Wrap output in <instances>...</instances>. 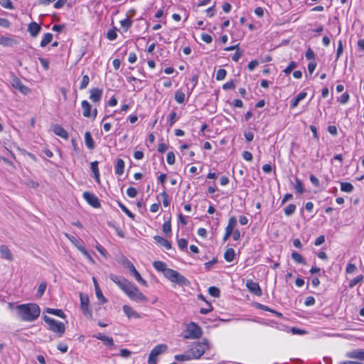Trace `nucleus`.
I'll list each match as a JSON object with an SVG mask.
<instances>
[{
  "mask_svg": "<svg viewBox=\"0 0 364 364\" xmlns=\"http://www.w3.org/2000/svg\"><path fill=\"white\" fill-rule=\"evenodd\" d=\"M81 106H82V115L85 117H92V114H91L92 106L88 102V101H87V100L82 101Z\"/></svg>",
  "mask_w": 364,
  "mask_h": 364,
  "instance_id": "412c9836",
  "label": "nucleus"
},
{
  "mask_svg": "<svg viewBox=\"0 0 364 364\" xmlns=\"http://www.w3.org/2000/svg\"><path fill=\"white\" fill-rule=\"evenodd\" d=\"M235 250L233 248H228L225 252V254H224V258L228 262H231L233 261L234 258H235Z\"/></svg>",
  "mask_w": 364,
  "mask_h": 364,
  "instance_id": "2f4dec72",
  "label": "nucleus"
},
{
  "mask_svg": "<svg viewBox=\"0 0 364 364\" xmlns=\"http://www.w3.org/2000/svg\"><path fill=\"white\" fill-rule=\"evenodd\" d=\"M18 44V41L12 38H9L6 36L0 37V45L8 47H13Z\"/></svg>",
  "mask_w": 364,
  "mask_h": 364,
  "instance_id": "6ab92c4d",
  "label": "nucleus"
},
{
  "mask_svg": "<svg viewBox=\"0 0 364 364\" xmlns=\"http://www.w3.org/2000/svg\"><path fill=\"white\" fill-rule=\"evenodd\" d=\"M235 87L233 80L228 81L223 85V89L225 90H232Z\"/></svg>",
  "mask_w": 364,
  "mask_h": 364,
  "instance_id": "4d7b16f0",
  "label": "nucleus"
},
{
  "mask_svg": "<svg viewBox=\"0 0 364 364\" xmlns=\"http://www.w3.org/2000/svg\"><path fill=\"white\" fill-rule=\"evenodd\" d=\"M122 309L125 315L128 317V318H139L141 317L140 315L136 311H134L131 306L128 305H124Z\"/></svg>",
  "mask_w": 364,
  "mask_h": 364,
  "instance_id": "a211bd4d",
  "label": "nucleus"
},
{
  "mask_svg": "<svg viewBox=\"0 0 364 364\" xmlns=\"http://www.w3.org/2000/svg\"><path fill=\"white\" fill-rule=\"evenodd\" d=\"M357 270V267L355 264L349 263L346 267V272L347 274H353Z\"/></svg>",
  "mask_w": 364,
  "mask_h": 364,
  "instance_id": "bf43d9fd",
  "label": "nucleus"
},
{
  "mask_svg": "<svg viewBox=\"0 0 364 364\" xmlns=\"http://www.w3.org/2000/svg\"><path fill=\"white\" fill-rule=\"evenodd\" d=\"M174 99L178 103L182 104L185 102V94L181 90H177L175 92Z\"/></svg>",
  "mask_w": 364,
  "mask_h": 364,
  "instance_id": "f704fd0d",
  "label": "nucleus"
},
{
  "mask_svg": "<svg viewBox=\"0 0 364 364\" xmlns=\"http://www.w3.org/2000/svg\"><path fill=\"white\" fill-rule=\"evenodd\" d=\"M41 31V26L36 22H31L28 24V31L32 37H36Z\"/></svg>",
  "mask_w": 364,
  "mask_h": 364,
  "instance_id": "2eb2a0df",
  "label": "nucleus"
},
{
  "mask_svg": "<svg viewBox=\"0 0 364 364\" xmlns=\"http://www.w3.org/2000/svg\"><path fill=\"white\" fill-rule=\"evenodd\" d=\"M154 239L156 243L164 247L166 250H170L171 248V243L168 240L164 238L163 237L159 235H155L154 237Z\"/></svg>",
  "mask_w": 364,
  "mask_h": 364,
  "instance_id": "4be33fe9",
  "label": "nucleus"
},
{
  "mask_svg": "<svg viewBox=\"0 0 364 364\" xmlns=\"http://www.w3.org/2000/svg\"><path fill=\"white\" fill-rule=\"evenodd\" d=\"M85 143L86 146L89 149H93L95 148V142L89 132L85 133Z\"/></svg>",
  "mask_w": 364,
  "mask_h": 364,
  "instance_id": "a878e982",
  "label": "nucleus"
},
{
  "mask_svg": "<svg viewBox=\"0 0 364 364\" xmlns=\"http://www.w3.org/2000/svg\"><path fill=\"white\" fill-rule=\"evenodd\" d=\"M166 278L180 286H188L190 284L189 281L183 275L172 269L167 271Z\"/></svg>",
  "mask_w": 364,
  "mask_h": 364,
  "instance_id": "423d86ee",
  "label": "nucleus"
},
{
  "mask_svg": "<svg viewBox=\"0 0 364 364\" xmlns=\"http://www.w3.org/2000/svg\"><path fill=\"white\" fill-rule=\"evenodd\" d=\"M93 282H94L95 288V293H96V296H97V299L99 300H100L102 303L107 302V299L103 296V294H102V291L100 289V287H99V285L97 284V280L95 278H93Z\"/></svg>",
  "mask_w": 364,
  "mask_h": 364,
  "instance_id": "bb28decb",
  "label": "nucleus"
},
{
  "mask_svg": "<svg viewBox=\"0 0 364 364\" xmlns=\"http://www.w3.org/2000/svg\"><path fill=\"white\" fill-rule=\"evenodd\" d=\"M124 170V161L122 159H117L115 166V173L117 175H122Z\"/></svg>",
  "mask_w": 364,
  "mask_h": 364,
  "instance_id": "393cba45",
  "label": "nucleus"
},
{
  "mask_svg": "<svg viewBox=\"0 0 364 364\" xmlns=\"http://www.w3.org/2000/svg\"><path fill=\"white\" fill-rule=\"evenodd\" d=\"M346 357L352 359L364 360V350L360 348L352 350L346 353Z\"/></svg>",
  "mask_w": 364,
  "mask_h": 364,
  "instance_id": "f8f14e48",
  "label": "nucleus"
},
{
  "mask_svg": "<svg viewBox=\"0 0 364 364\" xmlns=\"http://www.w3.org/2000/svg\"><path fill=\"white\" fill-rule=\"evenodd\" d=\"M193 358L191 355L190 352L188 350L184 354H179L175 355V360L179 362H183L187 360H193Z\"/></svg>",
  "mask_w": 364,
  "mask_h": 364,
  "instance_id": "c85d7f7f",
  "label": "nucleus"
},
{
  "mask_svg": "<svg viewBox=\"0 0 364 364\" xmlns=\"http://www.w3.org/2000/svg\"><path fill=\"white\" fill-rule=\"evenodd\" d=\"M163 231L166 234H170L171 232V217H169L168 220L164 223Z\"/></svg>",
  "mask_w": 364,
  "mask_h": 364,
  "instance_id": "37998d69",
  "label": "nucleus"
},
{
  "mask_svg": "<svg viewBox=\"0 0 364 364\" xmlns=\"http://www.w3.org/2000/svg\"><path fill=\"white\" fill-rule=\"evenodd\" d=\"M309 179H310V181L311 182V183L314 186H316V187L319 186V185H320L319 180L314 175H311L309 177Z\"/></svg>",
  "mask_w": 364,
  "mask_h": 364,
  "instance_id": "774afa93",
  "label": "nucleus"
},
{
  "mask_svg": "<svg viewBox=\"0 0 364 364\" xmlns=\"http://www.w3.org/2000/svg\"><path fill=\"white\" fill-rule=\"evenodd\" d=\"M102 341L106 346L112 347L114 346V341L112 337L105 336L104 338L103 341Z\"/></svg>",
  "mask_w": 364,
  "mask_h": 364,
  "instance_id": "864d4df0",
  "label": "nucleus"
},
{
  "mask_svg": "<svg viewBox=\"0 0 364 364\" xmlns=\"http://www.w3.org/2000/svg\"><path fill=\"white\" fill-rule=\"evenodd\" d=\"M38 60L40 61L41 64L42 65L43 68L47 70L49 68V61L43 58H38Z\"/></svg>",
  "mask_w": 364,
  "mask_h": 364,
  "instance_id": "e2e57ef3",
  "label": "nucleus"
},
{
  "mask_svg": "<svg viewBox=\"0 0 364 364\" xmlns=\"http://www.w3.org/2000/svg\"><path fill=\"white\" fill-rule=\"evenodd\" d=\"M237 225V220L235 216H232L229 218L228 223L225 228V231L232 233Z\"/></svg>",
  "mask_w": 364,
  "mask_h": 364,
  "instance_id": "cd10ccee",
  "label": "nucleus"
},
{
  "mask_svg": "<svg viewBox=\"0 0 364 364\" xmlns=\"http://www.w3.org/2000/svg\"><path fill=\"white\" fill-rule=\"evenodd\" d=\"M102 96V90L99 88H92L90 90V99L92 102H100Z\"/></svg>",
  "mask_w": 364,
  "mask_h": 364,
  "instance_id": "ddd939ff",
  "label": "nucleus"
},
{
  "mask_svg": "<svg viewBox=\"0 0 364 364\" xmlns=\"http://www.w3.org/2000/svg\"><path fill=\"white\" fill-rule=\"evenodd\" d=\"M0 253L1 257L3 259H7L9 261H12L14 259L13 255L6 245H3L0 246Z\"/></svg>",
  "mask_w": 364,
  "mask_h": 364,
  "instance_id": "dca6fc26",
  "label": "nucleus"
},
{
  "mask_svg": "<svg viewBox=\"0 0 364 364\" xmlns=\"http://www.w3.org/2000/svg\"><path fill=\"white\" fill-rule=\"evenodd\" d=\"M52 130L55 134L62 137L63 139H67L68 138V134L67 131L58 124H55L52 127Z\"/></svg>",
  "mask_w": 364,
  "mask_h": 364,
  "instance_id": "f3484780",
  "label": "nucleus"
},
{
  "mask_svg": "<svg viewBox=\"0 0 364 364\" xmlns=\"http://www.w3.org/2000/svg\"><path fill=\"white\" fill-rule=\"evenodd\" d=\"M166 161L170 165H172L175 163V154L173 151L168 152L166 156Z\"/></svg>",
  "mask_w": 364,
  "mask_h": 364,
  "instance_id": "603ef678",
  "label": "nucleus"
},
{
  "mask_svg": "<svg viewBox=\"0 0 364 364\" xmlns=\"http://www.w3.org/2000/svg\"><path fill=\"white\" fill-rule=\"evenodd\" d=\"M18 317L23 321L33 322L40 316L41 309L36 304H23L16 306Z\"/></svg>",
  "mask_w": 364,
  "mask_h": 364,
  "instance_id": "f03ea898",
  "label": "nucleus"
},
{
  "mask_svg": "<svg viewBox=\"0 0 364 364\" xmlns=\"http://www.w3.org/2000/svg\"><path fill=\"white\" fill-rule=\"evenodd\" d=\"M10 83L13 87L16 88L23 94H27L30 92V89L25 86L20 79L14 75H11Z\"/></svg>",
  "mask_w": 364,
  "mask_h": 364,
  "instance_id": "1a4fd4ad",
  "label": "nucleus"
},
{
  "mask_svg": "<svg viewBox=\"0 0 364 364\" xmlns=\"http://www.w3.org/2000/svg\"><path fill=\"white\" fill-rule=\"evenodd\" d=\"M305 57L307 60L314 59L315 54L314 50L309 48L305 53Z\"/></svg>",
  "mask_w": 364,
  "mask_h": 364,
  "instance_id": "0e129e2a",
  "label": "nucleus"
},
{
  "mask_svg": "<svg viewBox=\"0 0 364 364\" xmlns=\"http://www.w3.org/2000/svg\"><path fill=\"white\" fill-rule=\"evenodd\" d=\"M209 348L208 341L203 339L201 342H196L191 345L188 351L193 359H198Z\"/></svg>",
  "mask_w": 364,
  "mask_h": 364,
  "instance_id": "7ed1b4c3",
  "label": "nucleus"
},
{
  "mask_svg": "<svg viewBox=\"0 0 364 364\" xmlns=\"http://www.w3.org/2000/svg\"><path fill=\"white\" fill-rule=\"evenodd\" d=\"M246 287L248 290L256 296H261L262 291L257 282H255L252 279H248L246 282Z\"/></svg>",
  "mask_w": 364,
  "mask_h": 364,
  "instance_id": "9b49d317",
  "label": "nucleus"
},
{
  "mask_svg": "<svg viewBox=\"0 0 364 364\" xmlns=\"http://www.w3.org/2000/svg\"><path fill=\"white\" fill-rule=\"evenodd\" d=\"M117 28L114 27L113 28L109 30V31L107 33V38L109 41H114L117 38Z\"/></svg>",
  "mask_w": 364,
  "mask_h": 364,
  "instance_id": "a19ab883",
  "label": "nucleus"
},
{
  "mask_svg": "<svg viewBox=\"0 0 364 364\" xmlns=\"http://www.w3.org/2000/svg\"><path fill=\"white\" fill-rule=\"evenodd\" d=\"M307 94L306 92H299L296 97L291 101V107L295 108L298 106L300 101L303 100L306 97Z\"/></svg>",
  "mask_w": 364,
  "mask_h": 364,
  "instance_id": "b1692460",
  "label": "nucleus"
},
{
  "mask_svg": "<svg viewBox=\"0 0 364 364\" xmlns=\"http://www.w3.org/2000/svg\"><path fill=\"white\" fill-rule=\"evenodd\" d=\"M315 304V299L310 296L306 298V300L304 301V304L307 306H312Z\"/></svg>",
  "mask_w": 364,
  "mask_h": 364,
  "instance_id": "338daca9",
  "label": "nucleus"
},
{
  "mask_svg": "<svg viewBox=\"0 0 364 364\" xmlns=\"http://www.w3.org/2000/svg\"><path fill=\"white\" fill-rule=\"evenodd\" d=\"M83 198L93 208H97L100 207V200L95 194L90 192H84Z\"/></svg>",
  "mask_w": 364,
  "mask_h": 364,
  "instance_id": "9d476101",
  "label": "nucleus"
},
{
  "mask_svg": "<svg viewBox=\"0 0 364 364\" xmlns=\"http://www.w3.org/2000/svg\"><path fill=\"white\" fill-rule=\"evenodd\" d=\"M226 74H227V72L225 69H223V68L219 69L216 73V80H222L225 79Z\"/></svg>",
  "mask_w": 364,
  "mask_h": 364,
  "instance_id": "09e8293b",
  "label": "nucleus"
},
{
  "mask_svg": "<svg viewBox=\"0 0 364 364\" xmlns=\"http://www.w3.org/2000/svg\"><path fill=\"white\" fill-rule=\"evenodd\" d=\"M161 196H162L163 198V205L164 207H167L169 205V200H168V194L166 193V192L165 191H164L161 193Z\"/></svg>",
  "mask_w": 364,
  "mask_h": 364,
  "instance_id": "052dcab7",
  "label": "nucleus"
},
{
  "mask_svg": "<svg viewBox=\"0 0 364 364\" xmlns=\"http://www.w3.org/2000/svg\"><path fill=\"white\" fill-rule=\"evenodd\" d=\"M363 279V275H358L354 279H351L349 282V287L353 288L357 284L361 282Z\"/></svg>",
  "mask_w": 364,
  "mask_h": 364,
  "instance_id": "79ce46f5",
  "label": "nucleus"
},
{
  "mask_svg": "<svg viewBox=\"0 0 364 364\" xmlns=\"http://www.w3.org/2000/svg\"><path fill=\"white\" fill-rule=\"evenodd\" d=\"M0 4L5 9H13V4L11 0H0Z\"/></svg>",
  "mask_w": 364,
  "mask_h": 364,
  "instance_id": "3c124183",
  "label": "nucleus"
},
{
  "mask_svg": "<svg viewBox=\"0 0 364 364\" xmlns=\"http://www.w3.org/2000/svg\"><path fill=\"white\" fill-rule=\"evenodd\" d=\"M168 349V346L166 344L161 343L156 346L150 352L151 357H156L164 353Z\"/></svg>",
  "mask_w": 364,
  "mask_h": 364,
  "instance_id": "4468645a",
  "label": "nucleus"
},
{
  "mask_svg": "<svg viewBox=\"0 0 364 364\" xmlns=\"http://www.w3.org/2000/svg\"><path fill=\"white\" fill-rule=\"evenodd\" d=\"M201 328L194 322H191L187 325L185 334V338L196 339L201 336Z\"/></svg>",
  "mask_w": 364,
  "mask_h": 364,
  "instance_id": "0eeeda50",
  "label": "nucleus"
},
{
  "mask_svg": "<svg viewBox=\"0 0 364 364\" xmlns=\"http://www.w3.org/2000/svg\"><path fill=\"white\" fill-rule=\"evenodd\" d=\"M178 245L181 250L186 249L187 245H188V242L186 239L181 238L178 240Z\"/></svg>",
  "mask_w": 364,
  "mask_h": 364,
  "instance_id": "680f3d73",
  "label": "nucleus"
},
{
  "mask_svg": "<svg viewBox=\"0 0 364 364\" xmlns=\"http://www.w3.org/2000/svg\"><path fill=\"white\" fill-rule=\"evenodd\" d=\"M53 40V34L50 33H46L43 36V38L41 42V47L44 48L46 47L48 43H50Z\"/></svg>",
  "mask_w": 364,
  "mask_h": 364,
  "instance_id": "7c9ffc66",
  "label": "nucleus"
},
{
  "mask_svg": "<svg viewBox=\"0 0 364 364\" xmlns=\"http://www.w3.org/2000/svg\"><path fill=\"white\" fill-rule=\"evenodd\" d=\"M90 169L94 174V178L96 182L100 183V171L98 168V162L97 161L91 162Z\"/></svg>",
  "mask_w": 364,
  "mask_h": 364,
  "instance_id": "5701e85b",
  "label": "nucleus"
},
{
  "mask_svg": "<svg viewBox=\"0 0 364 364\" xmlns=\"http://www.w3.org/2000/svg\"><path fill=\"white\" fill-rule=\"evenodd\" d=\"M132 24V21L129 18H126L120 21V25L124 28V31H127Z\"/></svg>",
  "mask_w": 364,
  "mask_h": 364,
  "instance_id": "e433bc0d",
  "label": "nucleus"
},
{
  "mask_svg": "<svg viewBox=\"0 0 364 364\" xmlns=\"http://www.w3.org/2000/svg\"><path fill=\"white\" fill-rule=\"evenodd\" d=\"M121 263L124 268L129 271L139 284L145 287L148 286L147 282L141 277L134 264L127 258L123 257L121 260Z\"/></svg>",
  "mask_w": 364,
  "mask_h": 364,
  "instance_id": "39448f33",
  "label": "nucleus"
},
{
  "mask_svg": "<svg viewBox=\"0 0 364 364\" xmlns=\"http://www.w3.org/2000/svg\"><path fill=\"white\" fill-rule=\"evenodd\" d=\"M65 236L72 242L73 245H74L77 249L78 250V247H82L78 240L73 235L68 234V233H65Z\"/></svg>",
  "mask_w": 364,
  "mask_h": 364,
  "instance_id": "a18cd8bd",
  "label": "nucleus"
},
{
  "mask_svg": "<svg viewBox=\"0 0 364 364\" xmlns=\"http://www.w3.org/2000/svg\"><path fill=\"white\" fill-rule=\"evenodd\" d=\"M291 258L292 259L296 262V263H299V264H305V260L303 258V257L298 252H293L291 253Z\"/></svg>",
  "mask_w": 364,
  "mask_h": 364,
  "instance_id": "72a5a7b5",
  "label": "nucleus"
},
{
  "mask_svg": "<svg viewBox=\"0 0 364 364\" xmlns=\"http://www.w3.org/2000/svg\"><path fill=\"white\" fill-rule=\"evenodd\" d=\"M294 189L295 191L298 193H304V188L301 183V181L298 178L295 180V185H294Z\"/></svg>",
  "mask_w": 364,
  "mask_h": 364,
  "instance_id": "58836bf2",
  "label": "nucleus"
},
{
  "mask_svg": "<svg viewBox=\"0 0 364 364\" xmlns=\"http://www.w3.org/2000/svg\"><path fill=\"white\" fill-rule=\"evenodd\" d=\"M296 210V205L289 204L284 210L286 216H291Z\"/></svg>",
  "mask_w": 364,
  "mask_h": 364,
  "instance_id": "c9c22d12",
  "label": "nucleus"
},
{
  "mask_svg": "<svg viewBox=\"0 0 364 364\" xmlns=\"http://www.w3.org/2000/svg\"><path fill=\"white\" fill-rule=\"evenodd\" d=\"M137 190L134 187H129L127 190V194L130 198H134L137 195Z\"/></svg>",
  "mask_w": 364,
  "mask_h": 364,
  "instance_id": "6e6d98bb",
  "label": "nucleus"
},
{
  "mask_svg": "<svg viewBox=\"0 0 364 364\" xmlns=\"http://www.w3.org/2000/svg\"><path fill=\"white\" fill-rule=\"evenodd\" d=\"M89 82H90V78H89L88 75H83L79 88L80 90L85 89L87 87V86L88 85Z\"/></svg>",
  "mask_w": 364,
  "mask_h": 364,
  "instance_id": "49530a36",
  "label": "nucleus"
},
{
  "mask_svg": "<svg viewBox=\"0 0 364 364\" xmlns=\"http://www.w3.org/2000/svg\"><path fill=\"white\" fill-rule=\"evenodd\" d=\"M343 43L341 40H339L338 41V48L336 51V60H338L341 54L343 53Z\"/></svg>",
  "mask_w": 364,
  "mask_h": 364,
  "instance_id": "5fc2aeb1",
  "label": "nucleus"
},
{
  "mask_svg": "<svg viewBox=\"0 0 364 364\" xmlns=\"http://www.w3.org/2000/svg\"><path fill=\"white\" fill-rule=\"evenodd\" d=\"M46 287H47V284L46 282L41 283L38 288V291H37V294H36L37 296L41 297L43 296V294H44V292L46 289Z\"/></svg>",
  "mask_w": 364,
  "mask_h": 364,
  "instance_id": "c03bdc74",
  "label": "nucleus"
},
{
  "mask_svg": "<svg viewBox=\"0 0 364 364\" xmlns=\"http://www.w3.org/2000/svg\"><path fill=\"white\" fill-rule=\"evenodd\" d=\"M208 293L215 298H218L220 296V291L216 287H210L208 288Z\"/></svg>",
  "mask_w": 364,
  "mask_h": 364,
  "instance_id": "ea45409f",
  "label": "nucleus"
},
{
  "mask_svg": "<svg viewBox=\"0 0 364 364\" xmlns=\"http://www.w3.org/2000/svg\"><path fill=\"white\" fill-rule=\"evenodd\" d=\"M78 250L80 251L90 262H94L92 257L84 247H78Z\"/></svg>",
  "mask_w": 364,
  "mask_h": 364,
  "instance_id": "13d9d810",
  "label": "nucleus"
},
{
  "mask_svg": "<svg viewBox=\"0 0 364 364\" xmlns=\"http://www.w3.org/2000/svg\"><path fill=\"white\" fill-rule=\"evenodd\" d=\"M242 157L245 161H251L252 160V154L247 151L242 152Z\"/></svg>",
  "mask_w": 364,
  "mask_h": 364,
  "instance_id": "69168bd1",
  "label": "nucleus"
},
{
  "mask_svg": "<svg viewBox=\"0 0 364 364\" xmlns=\"http://www.w3.org/2000/svg\"><path fill=\"white\" fill-rule=\"evenodd\" d=\"M46 312L50 314H53L55 316H57L60 318H65V314L61 309H51V308H47L46 309Z\"/></svg>",
  "mask_w": 364,
  "mask_h": 364,
  "instance_id": "c756f323",
  "label": "nucleus"
},
{
  "mask_svg": "<svg viewBox=\"0 0 364 364\" xmlns=\"http://www.w3.org/2000/svg\"><path fill=\"white\" fill-rule=\"evenodd\" d=\"M80 308L82 311L83 314L88 319H92V311L89 308V298L87 295L83 294H80Z\"/></svg>",
  "mask_w": 364,
  "mask_h": 364,
  "instance_id": "6e6552de",
  "label": "nucleus"
},
{
  "mask_svg": "<svg viewBox=\"0 0 364 364\" xmlns=\"http://www.w3.org/2000/svg\"><path fill=\"white\" fill-rule=\"evenodd\" d=\"M296 66H297L296 63H295L294 61H291V62H290L289 65L284 70V73L286 75H289L291 73L292 70H294V68H296Z\"/></svg>",
  "mask_w": 364,
  "mask_h": 364,
  "instance_id": "de8ad7c7",
  "label": "nucleus"
},
{
  "mask_svg": "<svg viewBox=\"0 0 364 364\" xmlns=\"http://www.w3.org/2000/svg\"><path fill=\"white\" fill-rule=\"evenodd\" d=\"M117 204L119 207L122 209V210L127 214L128 217L132 219L134 218V215L121 202L118 201Z\"/></svg>",
  "mask_w": 364,
  "mask_h": 364,
  "instance_id": "4c0bfd02",
  "label": "nucleus"
},
{
  "mask_svg": "<svg viewBox=\"0 0 364 364\" xmlns=\"http://www.w3.org/2000/svg\"><path fill=\"white\" fill-rule=\"evenodd\" d=\"M109 279L114 282L131 300L136 302L148 301V298L134 284L124 277L111 274Z\"/></svg>",
  "mask_w": 364,
  "mask_h": 364,
  "instance_id": "f257e3e1",
  "label": "nucleus"
},
{
  "mask_svg": "<svg viewBox=\"0 0 364 364\" xmlns=\"http://www.w3.org/2000/svg\"><path fill=\"white\" fill-rule=\"evenodd\" d=\"M353 186L348 182L341 183V190L346 193H351L353 191Z\"/></svg>",
  "mask_w": 364,
  "mask_h": 364,
  "instance_id": "473e14b6",
  "label": "nucleus"
},
{
  "mask_svg": "<svg viewBox=\"0 0 364 364\" xmlns=\"http://www.w3.org/2000/svg\"><path fill=\"white\" fill-rule=\"evenodd\" d=\"M43 318L44 321L49 325L48 329L50 331L58 333L59 337H61L64 334L65 326L63 323L46 315L43 316Z\"/></svg>",
  "mask_w": 364,
  "mask_h": 364,
  "instance_id": "20e7f679",
  "label": "nucleus"
},
{
  "mask_svg": "<svg viewBox=\"0 0 364 364\" xmlns=\"http://www.w3.org/2000/svg\"><path fill=\"white\" fill-rule=\"evenodd\" d=\"M153 266L157 271L163 272L165 277H166V274L167 271L171 269L167 268L166 264L161 261L154 262Z\"/></svg>",
  "mask_w": 364,
  "mask_h": 364,
  "instance_id": "aec40b11",
  "label": "nucleus"
},
{
  "mask_svg": "<svg viewBox=\"0 0 364 364\" xmlns=\"http://www.w3.org/2000/svg\"><path fill=\"white\" fill-rule=\"evenodd\" d=\"M178 119V117H177L176 112H172L170 114L169 118H168L169 126L172 127L176 123V122L177 121Z\"/></svg>",
  "mask_w": 364,
  "mask_h": 364,
  "instance_id": "8fccbe9b",
  "label": "nucleus"
}]
</instances>
